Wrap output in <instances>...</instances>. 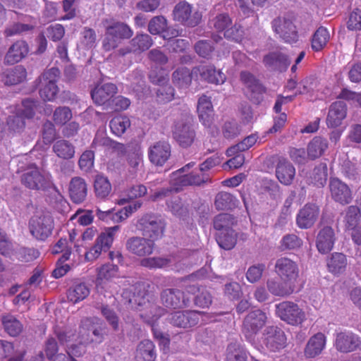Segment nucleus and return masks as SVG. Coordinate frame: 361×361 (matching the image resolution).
I'll list each match as a JSON object with an SVG mask.
<instances>
[{
	"mask_svg": "<svg viewBox=\"0 0 361 361\" xmlns=\"http://www.w3.org/2000/svg\"><path fill=\"white\" fill-rule=\"evenodd\" d=\"M80 43L85 49L94 47L97 44V35L95 31L92 28L85 27L81 32Z\"/></svg>",
	"mask_w": 361,
	"mask_h": 361,
	"instance_id": "58",
	"label": "nucleus"
},
{
	"mask_svg": "<svg viewBox=\"0 0 361 361\" xmlns=\"http://www.w3.org/2000/svg\"><path fill=\"white\" fill-rule=\"evenodd\" d=\"M335 240L333 228L330 226L324 227L317 236L316 246L318 251L322 254L329 252L334 247Z\"/></svg>",
	"mask_w": 361,
	"mask_h": 361,
	"instance_id": "26",
	"label": "nucleus"
},
{
	"mask_svg": "<svg viewBox=\"0 0 361 361\" xmlns=\"http://www.w3.org/2000/svg\"><path fill=\"white\" fill-rule=\"evenodd\" d=\"M231 24L232 20L226 13L219 14L210 21L211 26H213L218 32H225Z\"/></svg>",
	"mask_w": 361,
	"mask_h": 361,
	"instance_id": "60",
	"label": "nucleus"
},
{
	"mask_svg": "<svg viewBox=\"0 0 361 361\" xmlns=\"http://www.w3.org/2000/svg\"><path fill=\"white\" fill-rule=\"evenodd\" d=\"M329 188L332 198L342 204H348L352 200L349 187L338 178H331Z\"/></svg>",
	"mask_w": 361,
	"mask_h": 361,
	"instance_id": "22",
	"label": "nucleus"
},
{
	"mask_svg": "<svg viewBox=\"0 0 361 361\" xmlns=\"http://www.w3.org/2000/svg\"><path fill=\"white\" fill-rule=\"evenodd\" d=\"M295 285L286 281L269 279L267 281L268 291L274 296L288 297L294 293Z\"/></svg>",
	"mask_w": 361,
	"mask_h": 361,
	"instance_id": "24",
	"label": "nucleus"
},
{
	"mask_svg": "<svg viewBox=\"0 0 361 361\" xmlns=\"http://www.w3.org/2000/svg\"><path fill=\"white\" fill-rule=\"evenodd\" d=\"M244 348L237 343H231L227 347L226 361H246Z\"/></svg>",
	"mask_w": 361,
	"mask_h": 361,
	"instance_id": "51",
	"label": "nucleus"
},
{
	"mask_svg": "<svg viewBox=\"0 0 361 361\" xmlns=\"http://www.w3.org/2000/svg\"><path fill=\"white\" fill-rule=\"evenodd\" d=\"M102 23L106 31L102 47L106 51L116 48L120 40L129 39L133 35L132 29L124 23L105 19Z\"/></svg>",
	"mask_w": 361,
	"mask_h": 361,
	"instance_id": "2",
	"label": "nucleus"
},
{
	"mask_svg": "<svg viewBox=\"0 0 361 361\" xmlns=\"http://www.w3.org/2000/svg\"><path fill=\"white\" fill-rule=\"evenodd\" d=\"M193 73H199L200 78L209 83L222 84L226 80L225 75L213 66H201L193 70Z\"/></svg>",
	"mask_w": 361,
	"mask_h": 361,
	"instance_id": "28",
	"label": "nucleus"
},
{
	"mask_svg": "<svg viewBox=\"0 0 361 361\" xmlns=\"http://www.w3.org/2000/svg\"><path fill=\"white\" fill-rule=\"evenodd\" d=\"M68 190L71 200L75 204H80L86 200L87 184L81 177H73L69 183Z\"/></svg>",
	"mask_w": 361,
	"mask_h": 361,
	"instance_id": "23",
	"label": "nucleus"
},
{
	"mask_svg": "<svg viewBox=\"0 0 361 361\" xmlns=\"http://www.w3.org/2000/svg\"><path fill=\"white\" fill-rule=\"evenodd\" d=\"M23 59V42H17L9 49L5 57V62L7 64H14Z\"/></svg>",
	"mask_w": 361,
	"mask_h": 361,
	"instance_id": "54",
	"label": "nucleus"
},
{
	"mask_svg": "<svg viewBox=\"0 0 361 361\" xmlns=\"http://www.w3.org/2000/svg\"><path fill=\"white\" fill-rule=\"evenodd\" d=\"M52 150L58 157L63 159H72L75 153L74 145L70 141L63 139L56 141Z\"/></svg>",
	"mask_w": 361,
	"mask_h": 361,
	"instance_id": "39",
	"label": "nucleus"
},
{
	"mask_svg": "<svg viewBox=\"0 0 361 361\" xmlns=\"http://www.w3.org/2000/svg\"><path fill=\"white\" fill-rule=\"evenodd\" d=\"M90 294V289L84 283L74 284L67 293L69 301L77 303L85 299Z\"/></svg>",
	"mask_w": 361,
	"mask_h": 361,
	"instance_id": "42",
	"label": "nucleus"
},
{
	"mask_svg": "<svg viewBox=\"0 0 361 361\" xmlns=\"http://www.w3.org/2000/svg\"><path fill=\"white\" fill-rule=\"evenodd\" d=\"M240 79L252 93L261 95L265 92L264 87L250 73L247 71L241 72Z\"/></svg>",
	"mask_w": 361,
	"mask_h": 361,
	"instance_id": "46",
	"label": "nucleus"
},
{
	"mask_svg": "<svg viewBox=\"0 0 361 361\" xmlns=\"http://www.w3.org/2000/svg\"><path fill=\"white\" fill-rule=\"evenodd\" d=\"M188 293L177 288H168L161 293V301L167 308L180 309L189 306L191 298Z\"/></svg>",
	"mask_w": 361,
	"mask_h": 361,
	"instance_id": "14",
	"label": "nucleus"
},
{
	"mask_svg": "<svg viewBox=\"0 0 361 361\" xmlns=\"http://www.w3.org/2000/svg\"><path fill=\"white\" fill-rule=\"evenodd\" d=\"M66 353L68 357L63 353L57 354L54 361H71L74 359L73 357H80L85 353V347L82 343L73 344L67 348Z\"/></svg>",
	"mask_w": 361,
	"mask_h": 361,
	"instance_id": "53",
	"label": "nucleus"
},
{
	"mask_svg": "<svg viewBox=\"0 0 361 361\" xmlns=\"http://www.w3.org/2000/svg\"><path fill=\"white\" fill-rule=\"evenodd\" d=\"M202 13L187 1L178 3L173 10V18L175 21L188 27L198 25L202 20Z\"/></svg>",
	"mask_w": 361,
	"mask_h": 361,
	"instance_id": "6",
	"label": "nucleus"
},
{
	"mask_svg": "<svg viewBox=\"0 0 361 361\" xmlns=\"http://www.w3.org/2000/svg\"><path fill=\"white\" fill-rule=\"evenodd\" d=\"M319 214L318 206L314 204H306L298 212L296 216V224L300 228H311L316 222Z\"/></svg>",
	"mask_w": 361,
	"mask_h": 361,
	"instance_id": "18",
	"label": "nucleus"
},
{
	"mask_svg": "<svg viewBox=\"0 0 361 361\" xmlns=\"http://www.w3.org/2000/svg\"><path fill=\"white\" fill-rule=\"evenodd\" d=\"M23 124V110L18 109L16 113L10 115L7 120L8 130L14 133L20 131Z\"/></svg>",
	"mask_w": 361,
	"mask_h": 361,
	"instance_id": "61",
	"label": "nucleus"
},
{
	"mask_svg": "<svg viewBox=\"0 0 361 361\" xmlns=\"http://www.w3.org/2000/svg\"><path fill=\"white\" fill-rule=\"evenodd\" d=\"M60 75L57 68H51L44 71L35 80L36 85L42 83L39 89V95L44 101H54L59 91L56 82Z\"/></svg>",
	"mask_w": 361,
	"mask_h": 361,
	"instance_id": "5",
	"label": "nucleus"
},
{
	"mask_svg": "<svg viewBox=\"0 0 361 361\" xmlns=\"http://www.w3.org/2000/svg\"><path fill=\"white\" fill-rule=\"evenodd\" d=\"M171 263V259L168 257H149L141 260L142 267L149 269L164 268Z\"/></svg>",
	"mask_w": 361,
	"mask_h": 361,
	"instance_id": "56",
	"label": "nucleus"
},
{
	"mask_svg": "<svg viewBox=\"0 0 361 361\" xmlns=\"http://www.w3.org/2000/svg\"><path fill=\"white\" fill-rule=\"evenodd\" d=\"M24 186L35 190L58 192L50 173L31 165L24 169Z\"/></svg>",
	"mask_w": 361,
	"mask_h": 361,
	"instance_id": "4",
	"label": "nucleus"
},
{
	"mask_svg": "<svg viewBox=\"0 0 361 361\" xmlns=\"http://www.w3.org/2000/svg\"><path fill=\"white\" fill-rule=\"evenodd\" d=\"M302 244V240L295 234H287L281 240V246L283 250L298 249Z\"/></svg>",
	"mask_w": 361,
	"mask_h": 361,
	"instance_id": "62",
	"label": "nucleus"
},
{
	"mask_svg": "<svg viewBox=\"0 0 361 361\" xmlns=\"http://www.w3.org/2000/svg\"><path fill=\"white\" fill-rule=\"evenodd\" d=\"M72 118V111L69 107L59 106L53 114V119L56 125H64Z\"/></svg>",
	"mask_w": 361,
	"mask_h": 361,
	"instance_id": "59",
	"label": "nucleus"
},
{
	"mask_svg": "<svg viewBox=\"0 0 361 361\" xmlns=\"http://www.w3.org/2000/svg\"><path fill=\"white\" fill-rule=\"evenodd\" d=\"M274 271L280 279L296 285L299 277V267L296 262L286 257H280L276 261Z\"/></svg>",
	"mask_w": 361,
	"mask_h": 361,
	"instance_id": "15",
	"label": "nucleus"
},
{
	"mask_svg": "<svg viewBox=\"0 0 361 361\" xmlns=\"http://www.w3.org/2000/svg\"><path fill=\"white\" fill-rule=\"evenodd\" d=\"M118 276V267L115 264L107 263L97 269V281L99 283L109 281Z\"/></svg>",
	"mask_w": 361,
	"mask_h": 361,
	"instance_id": "44",
	"label": "nucleus"
},
{
	"mask_svg": "<svg viewBox=\"0 0 361 361\" xmlns=\"http://www.w3.org/2000/svg\"><path fill=\"white\" fill-rule=\"evenodd\" d=\"M197 109L199 118L202 124L207 127L210 126L213 113V106L210 98L206 95L200 97Z\"/></svg>",
	"mask_w": 361,
	"mask_h": 361,
	"instance_id": "36",
	"label": "nucleus"
},
{
	"mask_svg": "<svg viewBox=\"0 0 361 361\" xmlns=\"http://www.w3.org/2000/svg\"><path fill=\"white\" fill-rule=\"evenodd\" d=\"M264 344L271 352H279L286 348L287 338L284 331L278 326H269L263 334Z\"/></svg>",
	"mask_w": 361,
	"mask_h": 361,
	"instance_id": "16",
	"label": "nucleus"
},
{
	"mask_svg": "<svg viewBox=\"0 0 361 361\" xmlns=\"http://www.w3.org/2000/svg\"><path fill=\"white\" fill-rule=\"evenodd\" d=\"M94 190L97 198L105 199L111 191V185L109 179L103 175H97L94 182Z\"/></svg>",
	"mask_w": 361,
	"mask_h": 361,
	"instance_id": "43",
	"label": "nucleus"
},
{
	"mask_svg": "<svg viewBox=\"0 0 361 361\" xmlns=\"http://www.w3.org/2000/svg\"><path fill=\"white\" fill-rule=\"evenodd\" d=\"M274 31L287 43L295 42L298 39V31L293 23V18L289 15L279 17L271 23Z\"/></svg>",
	"mask_w": 361,
	"mask_h": 361,
	"instance_id": "13",
	"label": "nucleus"
},
{
	"mask_svg": "<svg viewBox=\"0 0 361 361\" xmlns=\"http://www.w3.org/2000/svg\"><path fill=\"white\" fill-rule=\"evenodd\" d=\"M257 140V136L256 135H250L246 137L240 142L229 147L226 151V154L228 156L231 157L240 152L247 150L249 148L252 147L256 143Z\"/></svg>",
	"mask_w": 361,
	"mask_h": 361,
	"instance_id": "52",
	"label": "nucleus"
},
{
	"mask_svg": "<svg viewBox=\"0 0 361 361\" xmlns=\"http://www.w3.org/2000/svg\"><path fill=\"white\" fill-rule=\"evenodd\" d=\"M5 331L11 336H16L22 331V324L14 316L8 314L2 317Z\"/></svg>",
	"mask_w": 361,
	"mask_h": 361,
	"instance_id": "48",
	"label": "nucleus"
},
{
	"mask_svg": "<svg viewBox=\"0 0 361 361\" xmlns=\"http://www.w3.org/2000/svg\"><path fill=\"white\" fill-rule=\"evenodd\" d=\"M209 180V175L198 169L178 176L177 178V185L179 186L200 185L207 183Z\"/></svg>",
	"mask_w": 361,
	"mask_h": 361,
	"instance_id": "34",
	"label": "nucleus"
},
{
	"mask_svg": "<svg viewBox=\"0 0 361 361\" xmlns=\"http://www.w3.org/2000/svg\"><path fill=\"white\" fill-rule=\"evenodd\" d=\"M348 265V259L345 255L341 252H334L327 261L329 271L336 275L343 273Z\"/></svg>",
	"mask_w": 361,
	"mask_h": 361,
	"instance_id": "37",
	"label": "nucleus"
},
{
	"mask_svg": "<svg viewBox=\"0 0 361 361\" xmlns=\"http://www.w3.org/2000/svg\"><path fill=\"white\" fill-rule=\"evenodd\" d=\"M328 147L327 140L321 137L313 138L307 146V155L311 159L321 157Z\"/></svg>",
	"mask_w": 361,
	"mask_h": 361,
	"instance_id": "41",
	"label": "nucleus"
},
{
	"mask_svg": "<svg viewBox=\"0 0 361 361\" xmlns=\"http://www.w3.org/2000/svg\"><path fill=\"white\" fill-rule=\"evenodd\" d=\"M157 353L154 343L145 339L137 345L135 359V361H155Z\"/></svg>",
	"mask_w": 361,
	"mask_h": 361,
	"instance_id": "31",
	"label": "nucleus"
},
{
	"mask_svg": "<svg viewBox=\"0 0 361 361\" xmlns=\"http://www.w3.org/2000/svg\"><path fill=\"white\" fill-rule=\"evenodd\" d=\"M137 209V206L135 204L134 208L132 206L126 207L123 209L114 212L113 209H109L107 211H102L100 209H97L96 215L97 217L102 221H108L113 220L114 221H122L127 219L129 214H132L133 211Z\"/></svg>",
	"mask_w": 361,
	"mask_h": 361,
	"instance_id": "33",
	"label": "nucleus"
},
{
	"mask_svg": "<svg viewBox=\"0 0 361 361\" xmlns=\"http://www.w3.org/2000/svg\"><path fill=\"white\" fill-rule=\"evenodd\" d=\"M167 207L172 214L177 216H183L188 212L187 207L184 206L178 197L171 198L167 202Z\"/></svg>",
	"mask_w": 361,
	"mask_h": 361,
	"instance_id": "63",
	"label": "nucleus"
},
{
	"mask_svg": "<svg viewBox=\"0 0 361 361\" xmlns=\"http://www.w3.org/2000/svg\"><path fill=\"white\" fill-rule=\"evenodd\" d=\"M276 175L281 183L289 185L295 176V169L290 161L280 159L276 166Z\"/></svg>",
	"mask_w": 361,
	"mask_h": 361,
	"instance_id": "30",
	"label": "nucleus"
},
{
	"mask_svg": "<svg viewBox=\"0 0 361 361\" xmlns=\"http://www.w3.org/2000/svg\"><path fill=\"white\" fill-rule=\"evenodd\" d=\"M326 345V336L322 333H317L312 336L308 341L305 348V355L306 357L312 358L319 355Z\"/></svg>",
	"mask_w": 361,
	"mask_h": 361,
	"instance_id": "32",
	"label": "nucleus"
},
{
	"mask_svg": "<svg viewBox=\"0 0 361 361\" xmlns=\"http://www.w3.org/2000/svg\"><path fill=\"white\" fill-rule=\"evenodd\" d=\"M120 230V226L109 227L97 237L94 245L85 253L87 261L97 259L102 251L106 252L111 247L116 233Z\"/></svg>",
	"mask_w": 361,
	"mask_h": 361,
	"instance_id": "12",
	"label": "nucleus"
},
{
	"mask_svg": "<svg viewBox=\"0 0 361 361\" xmlns=\"http://www.w3.org/2000/svg\"><path fill=\"white\" fill-rule=\"evenodd\" d=\"M137 227L143 236L154 243L164 235L165 224L160 218L147 214L138 221Z\"/></svg>",
	"mask_w": 361,
	"mask_h": 361,
	"instance_id": "8",
	"label": "nucleus"
},
{
	"mask_svg": "<svg viewBox=\"0 0 361 361\" xmlns=\"http://www.w3.org/2000/svg\"><path fill=\"white\" fill-rule=\"evenodd\" d=\"M109 126L114 135L121 136L130 126V121L126 116H116L111 120Z\"/></svg>",
	"mask_w": 361,
	"mask_h": 361,
	"instance_id": "47",
	"label": "nucleus"
},
{
	"mask_svg": "<svg viewBox=\"0 0 361 361\" xmlns=\"http://www.w3.org/2000/svg\"><path fill=\"white\" fill-rule=\"evenodd\" d=\"M264 66L270 71L283 72L287 70L290 63L288 56L280 51L265 55L263 59Z\"/></svg>",
	"mask_w": 361,
	"mask_h": 361,
	"instance_id": "21",
	"label": "nucleus"
},
{
	"mask_svg": "<svg viewBox=\"0 0 361 361\" xmlns=\"http://www.w3.org/2000/svg\"><path fill=\"white\" fill-rule=\"evenodd\" d=\"M276 314L290 325L300 324L305 319V314L299 306L290 301H283L276 305Z\"/></svg>",
	"mask_w": 361,
	"mask_h": 361,
	"instance_id": "10",
	"label": "nucleus"
},
{
	"mask_svg": "<svg viewBox=\"0 0 361 361\" xmlns=\"http://www.w3.org/2000/svg\"><path fill=\"white\" fill-rule=\"evenodd\" d=\"M117 92L116 86L113 83H105L97 85L91 91V97L97 105H102L111 98Z\"/></svg>",
	"mask_w": 361,
	"mask_h": 361,
	"instance_id": "27",
	"label": "nucleus"
},
{
	"mask_svg": "<svg viewBox=\"0 0 361 361\" xmlns=\"http://www.w3.org/2000/svg\"><path fill=\"white\" fill-rule=\"evenodd\" d=\"M22 73L23 71L20 66L8 70L4 73L2 80L6 85H14L20 82Z\"/></svg>",
	"mask_w": 361,
	"mask_h": 361,
	"instance_id": "57",
	"label": "nucleus"
},
{
	"mask_svg": "<svg viewBox=\"0 0 361 361\" xmlns=\"http://www.w3.org/2000/svg\"><path fill=\"white\" fill-rule=\"evenodd\" d=\"M267 320V314L261 310H252L246 315L242 331L249 342L254 341L255 336L264 326Z\"/></svg>",
	"mask_w": 361,
	"mask_h": 361,
	"instance_id": "7",
	"label": "nucleus"
},
{
	"mask_svg": "<svg viewBox=\"0 0 361 361\" xmlns=\"http://www.w3.org/2000/svg\"><path fill=\"white\" fill-rule=\"evenodd\" d=\"M186 293L190 295H195L194 302L195 305L200 307H207L212 303V296L210 293L204 288L192 284L185 288Z\"/></svg>",
	"mask_w": 361,
	"mask_h": 361,
	"instance_id": "35",
	"label": "nucleus"
},
{
	"mask_svg": "<svg viewBox=\"0 0 361 361\" xmlns=\"http://www.w3.org/2000/svg\"><path fill=\"white\" fill-rule=\"evenodd\" d=\"M54 221L49 214L35 215L29 221L30 234L37 240H45L52 232Z\"/></svg>",
	"mask_w": 361,
	"mask_h": 361,
	"instance_id": "11",
	"label": "nucleus"
},
{
	"mask_svg": "<svg viewBox=\"0 0 361 361\" xmlns=\"http://www.w3.org/2000/svg\"><path fill=\"white\" fill-rule=\"evenodd\" d=\"M130 292L133 293L132 297L129 298V303L137 305L140 307L145 306L150 309L149 314L141 313L140 316L143 318L147 323L151 325L154 338L159 341L164 346L168 345L169 344V338L154 324L155 321L164 314L165 310L160 307L150 304L149 295L146 289V285L144 283H136L131 288Z\"/></svg>",
	"mask_w": 361,
	"mask_h": 361,
	"instance_id": "1",
	"label": "nucleus"
},
{
	"mask_svg": "<svg viewBox=\"0 0 361 361\" xmlns=\"http://www.w3.org/2000/svg\"><path fill=\"white\" fill-rule=\"evenodd\" d=\"M347 107L343 101L334 102L329 107L326 117V125L329 128H336L341 124L346 116Z\"/></svg>",
	"mask_w": 361,
	"mask_h": 361,
	"instance_id": "25",
	"label": "nucleus"
},
{
	"mask_svg": "<svg viewBox=\"0 0 361 361\" xmlns=\"http://www.w3.org/2000/svg\"><path fill=\"white\" fill-rule=\"evenodd\" d=\"M214 205L218 210L231 209L235 205V198L226 192H219L215 197Z\"/></svg>",
	"mask_w": 361,
	"mask_h": 361,
	"instance_id": "49",
	"label": "nucleus"
},
{
	"mask_svg": "<svg viewBox=\"0 0 361 361\" xmlns=\"http://www.w3.org/2000/svg\"><path fill=\"white\" fill-rule=\"evenodd\" d=\"M171 156V146L166 142H157L148 149L149 161L154 165L163 166Z\"/></svg>",
	"mask_w": 361,
	"mask_h": 361,
	"instance_id": "19",
	"label": "nucleus"
},
{
	"mask_svg": "<svg viewBox=\"0 0 361 361\" xmlns=\"http://www.w3.org/2000/svg\"><path fill=\"white\" fill-rule=\"evenodd\" d=\"M192 117L189 111L178 114L172 126L173 139L183 147H190L195 140V132L192 128Z\"/></svg>",
	"mask_w": 361,
	"mask_h": 361,
	"instance_id": "3",
	"label": "nucleus"
},
{
	"mask_svg": "<svg viewBox=\"0 0 361 361\" xmlns=\"http://www.w3.org/2000/svg\"><path fill=\"white\" fill-rule=\"evenodd\" d=\"M216 242L220 247L230 250L233 249L237 243V233L231 228L218 232L216 234Z\"/></svg>",
	"mask_w": 361,
	"mask_h": 361,
	"instance_id": "38",
	"label": "nucleus"
},
{
	"mask_svg": "<svg viewBox=\"0 0 361 361\" xmlns=\"http://www.w3.org/2000/svg\"><path fill=\"white\" fill-rule=\"evenodd\" d=\"M204 312L197 310H178L168 316V322L173 326L190 329L197 325L202 320Z\"/></svg>",
	"mask_w": 361,
	"mask_h": 361,
	"instance_id": "9",
	"label": "nucleus"
},
{
	"mask_svg": "<svg viewBox=\"0 0 361 361\" xmlns=\"http://www.w3.org/2000/svg\"><path fill=\"white\" fill-rule=\"evenodd\" d=\"M264 270L265 265L264 264H257L250 267L246 272L247 280L252 283L259 281Z\"/></svg>",
	"mask_w": 361,
	"mask_h": 361,
	"instance_id": "64",
	"label": "nucleus"
},
{
	"mask_svg": "<svg viewBox=\"0 0 361 361\" xmlns=\"http://www.w3.org/2000/svg\"><path fill=\"white\" fill-rule=\"evenodd\" d=\"M154 243L146 237L134 236L128 238L126 247L133 255L145 257L150 255L154 249Z\"/></svg>",
	"mask_w": 361,
	"mask_h": 361,
	"instance_id": "17",
	"label": "nucleus"
},
{
	"mask_svg": "<svg viewBox=\"0 0 361 361\" xmlns=\"http://www.w3.org/2000/svg\"><path fill=\"white\" fill-rule=\"evenodd\" d=\"M330 39L329 30L323 27H319L314 33L312 37L311 47L314 51L322 50Z\"/></svg>",
	"mask_w": 361,
	"mask_h": 361,
	"instance_id": "40",
	"label": "nucleus"
},
{
	"mask_svg": "<svg viewBox=\"0 0 361 361\" xmlns=\"http://www.w3.org/2000/svg\"><path fill=\"white\" fill-rule=\"evenodd\" d=\"M152 39L147 34H137L130 41V47L122 48L118 50L121 56H124L131 51H144L149 49L152 45Z\"/></svg>",
	"mask_w": 361,
	"mask_h": 361,
	"instance_id": "29",
	"label": "nucleus"
},
{
	"mask_svg": "<svg viewBox=\"0 0 361 361\" xmlns=\"http://www.w3.org/2000/svg\"><path fill=\"white\" fill-rule=\"evenodd\" d=\"M167 20L162 16L153 17L148 25V30L152 35H159L166 31Z\"/></svg>",
	"mask_w": 361,
	"mask_h": 361,
	"instance_id": "55",
	"label": "nucleus"
},
{
	"mask_svg": "<svg viewBox=\"0 0 361 361\" xmlns=\"http://www.w3.org/2000/svg\"><path fill=\"white\" fill-rule=\"evenodd\" d=\"M126 161L128 165L134 171L140 170L143 164L142 152L139 147H132L128 149L126 154Z\"/></svg>",
	"mask_w": 361,
	"mask_h": 361,
	"instance_id": "45",
	"label": "nucleus"
},
{
	"mask_svg": "<svg viewBox=\"0 0 361 361\" xmlns=\"http://www.w3.org/2000/svg\"><path fill=\"white\" fill-rule=\"evenodd\" d=\"M173 82L178 87H188L192 81L190 70L185 67L178 68L172 75Z\"/></svg>",
	"mask_w": 361,
	"mask_h": 361,
	"instance_id": "50",
	"label": "nucleus"
},
{
	"mask_svg": "<svg viewBox=\"0 0 361 361\" xmlns=\"http://www.w3.org/2000/svg\"><path fill=\"white\" fill-rule=\"evenodd\" d=\"M360 344L359 337L350 331L340 332L336 334L334 345L341 353H349L356 350Z\"/></svg>",
	"mask_w": 361,
	"mask_h": 361,
	"instance_id": "20",
	"label": "nucleus"
}]
</instances>
